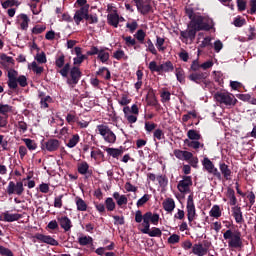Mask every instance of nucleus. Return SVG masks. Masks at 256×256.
<instances>
[{
  "mask_svg": "<svg viewBox=\"0 0 256 256\" xmlns=\"http://www.w3.org/2000/svg\"><path fill=\"white\" fill-rule=\"evenodd\" d=\"M191 185H193L191 176H183L182 180L178 182L177 189L180 193H189Z\"/></svg>",
  "mask_w": 256,
  "mask_h": 256,
  "instance_id": "2eb2a0df",
  "label": "nucleus"
},
{
  "mask_svg": "<svg viewBox=\"0 0 256 256\" xmlns=\"http://www.w3.org/2000/svg\"><path fill=\"white\" fill-rule=\"evenodd\" d=\"M134 37L137 39V41H139V43L143 44L145 43V37H147V34L145 33V31H143V29H139Z\"/></svg>",
  "mask_w": 256,
  "mask_h": 256,
  "instance_id": "4d7b16f0",
  "label": "nucleus"
},
{
  "mask_svg": "<svg viewBox=\"0 0 256 256\" xmlns=\"http://www.w3.org/2000/svg\"><path fill=\"white\" fill-rule=\"evenodd\" d=\"M256 38L255 26H250L247 32V41H253Z\"/></svg>",
  "mask_w": 256,
  "mask_h": 256,
  "instance_id": "680f3d73",
  "label": "nucleus"
},
{
  "mask_svg": "<svg viewBox=\"0 0 256 256\" xmlns=\"http://www.w3.org/2000/svg\"><path fill=\"white\" fill-rule=\"evenodd\" d=\"M107 51H109V48H100L97 59H99L101 63H107V61H109L110 55Z\"/></svg>",
  "mask_w": 256,
  "mask_h": 256,
  "instance_id": "473e14b6",
  "label": "nucleus"
},
{
  "mask_svg": "<svg viewBox=\"0 0 256 256\" xmlns=\"http://www.w3.org/2000/svg\"><path fill=\"white\" fill-rule=\"evenodd\" d=\"M90 157L92 159H94L95 161H97V159H105V154L103 153V151H101V149L97 148L96 150H92Z\"/></svg>",
  "mask_w": 256,
  "mask_h": 256,
  "instance_id": "49530a36",
  "label": "nucleus"
},
{
  "mask_svg": "<svg viewBox=\"0 0 256 256\" xmlns=\"http://www.w3.org/2000/svg\"><path fill=\"white\" fill-rule=\"evenodd\" d=\"M86 21H88L90 25H93L99 23V17H97V14H89V12H87Z\"/></svg>",
  "mask_w": 256,
  "mask_h": 256,
  "instance_id": "13d9d810",
  "label": "nucleus"
},
{
  "mask_svg": "<svg viewBox=\"0 0 256 256\" xmlns=\"http://www.w3.org/2000/svg\"><path fill=\"white\" fill-rule=\"evenodd\" d=\"M123 113L125 119L130 125H133V123H137V114H131V111H129V106L123 107Z\"/></svg>",
  "mask_w": 256,
  "mask_h": 256,
  "instance_id": "393cba45",
  "label": "nucleus"
},
{
  "mask_svg": "<svg viewBox=\"0 0 256 256\" xmlns=\"http://www.w3.org/2000/svg\"><path fill=\"white\" fill-rule=\"evenodd\" d=\"M24 191L25 188L23 187V181H18L16 183L10 181L6 189V193H8L9 195L21 196L23 195Z\"/></svg>",
  "mask_w": 256,
  "mask_h": 256,
  "instance_id": "ddd939ff",
  "label": "nucleus"
},
{
  "mask_svg": "<svg viewBox=\"0 0 256 256\" xmlns=\"http://www.w3.org/2000/svg\"><path fill=\"white\" fill-rule=\"evenodd\" d=\"M47 29L45 25H36L32 28L33 35H41Z\"/></svg>",
  "mask_w": 256,
  "mask_h": 256,
  "instance_id": "e2e57ef3",
  "label": "nucleus"
},
{
  "mask_svg": "<svg viewBox=\"0 0 256 256\" xmlns=\"http://www.w3.org/2000/svg\"><path fill=\"white\" fill-rule=\"evenodd\" d=\"M70 78L67 79V84L68 85H77L79 83L81 76L83 73L81 72V69L77 66H73L70 70Z\"/></svg>",
  "mask_w": 256,
  "mask_h": 256,
  "instance_id": "4468645a",
  "label": "nucleus"
},
{
  "mask_svg": "<svg viewBox=\"0 0 256 256\" xmlns=\"http://www.w3.org/2000/svg\"><path fill=\"white\" fill-rule=\"evenodd\" d=\"M197 35V32L190 27L189 30L180 31V39L182 43H187V41H195V37Z\"/></svg>",
  "mask_w": 256,
  "mask_h": 256,
  "instance_id": "a211bd4d",
  "label": "nucleus"
},
{
  "mask_svg": "<svg viewBox=\"0 0 256 256\" xmlns=\"http://www.w3.org/2000/svg\"><path fill=\"white\" fill-rule=\"evenodd\" d=\"M202 165L204 169L209 173L210 175H213L218 179V181H222L223 177L221 176V172L215 167V164L209 159L208 157H205L202 161Z\"/></svg>",
  "mask_w": 256,
  "mask_h": 256,
  "instance_id": "9d476101",
  "label": "nucleus"
},
{
  "mask_svg": "<svg viewBox=\"0 0 256 256\" xmlns=\"http://www.w3.org/2000/svg\"><path fill=\"white\" fill-rule=\"evenodd\" d=\"M55 69L57 73H60V75L64 78L69 77V71L71 69V64L66 63L65 64V54H60L56 56L55 59Z\"/></svg>",
  "mask_w": 256,
  "mask_h": 256,
  "instance_id": "423d86ee",
  "label": "nucleus"
},
{
  "mask_svg": "<svg viewBox=\"0 0 256 256\" xmlns=\"http://www.w3.org/2000/svg\"><path fill=\"white\" fill-rule=\"evenodd\" d=\"M137 9L141 15H149V13H151L153 10V7H151L150 4L145 5V3H141Z\"/></svg>",
  "mask_w": 256,
  "mask_h": 256,
  "instance_id": "4c0bfd02",
  "label": "nucleus"
},
{
  "mask_svg": "<svg viewBox=\"0 0 256 256\" xmlns=\"http://www.w3.org/2000/svg\"><path fill=\"white\" fill-rule=\"evenodd\" d=\"M163 209L167 211V213H173L175 210V200L172 198H168L163 202Z\"/></svg>",
  "mask_w": 256,
  "mask_h": 256,
  "instance_id": "72a5a7b5",
  "label": "nucleus"
},
{
  "mask_svg": "<svg viewBox=\"0 0 256 256\" xmlns=\"http://www.w3.org/2000/svg\"><path fill=\"white\" fill-rule=\"evenodd\" d=\"M81 141V137L79 134H74L72 137L68 140V143L66 144V147H69V149H73V147H77V144Z\"/></svg>",
  "mask_w": 256,
  "mask_h": 256,
  "instance_id": "e433bc0d",
  "label": "nucleus"
},
{
  "mask_svg": "<svg viewBox=\"0 0 256 256\" xmlns=\"http://www.w3.org/2000/svg\"><path fill=\"white\" fill-rule=\"evenodd\" d=\"M224 239L228 241V247L232 249H241L243 247V240H241V232L239 230L233 232L231 229L226 230L223 234Z\"/></svg>",
  "mask_w": 256,
  "mask_h": 256,
  "instance_id": "20e7f679",
  "label": "nucleus"
},
{
  "mask_svg": "<svg viewBox=\"0 0 256 256\" xmlns=\"http://www.w3.org/2000/svg\"><path fill=\"white\" fill-rule=\"evenodd\" d=\"M104 151L109 155V157H113V159H119L121 155H123V148H107L105 146H101Z\"/></svg>",
  "mask_w": 256,
  "mask_h": 256,
  "instance_id": "5701e85b",
  "label": "nucleus"
},
{
  "mask_svg": "<svg viewBox=\"0 0 256 256\" xmlns=\"http://www.w3.org/2000/svg\"><path fill=\"white\" fill-rule=\"evenodd\" d=\"M187 137L190 139V141H199V139H201V134H199L197 130L191 129L188 130Z\"/></svg>",
  "mask_w": 256,
  "mask_h": 256,
  "instance_id": "c03bdc74",
  "label": "nucleus"
},
{
  "mask_svg": "<svg viewBox=\"0 0 256 256\" xmlns=\"http://www.w3.org/2000/svg\"><path fill=\"white\" fill-rule=\"evenodd\" d=\"M41 109H49V103H53L51 96H45L43 93L39 94Z\"/></svg>",
  "mask_w": 256,
  "mask_h": 256,
  "instance_id": "c85d7f7f",
  "label": "nucleus"
},
{
  "mask_svg": "<svg viewBox=\"0 0 256 256\" xmlns=\"http://www.w3.org/2000/svg\"><path fill=\"white\" fill-rule=\"evenodd\" d=\"M105 71H106L105 79H106V81H109V79H111V71H109V68H107V67L99 68V70L96 72V75L98 77H103Z\"/></svg>",
  "mask_w": 256,
  "mask_h": 256,
  "instance_id": "09e8293b",
  "label": "nucleus"
},
{
  "mask_svg": "<svg viewBox=\"0 0 256 256\" xmlns=\"http://www.w3.org/2000/svg\"><path fill=\"white\" fill-rule=\"evenodd\" d=\"M119 20L120 18L117 10H114V13H110L107 15L108 25H111V27H114L115 29L119 27Z\"/></svg>",
  "mask_w": 256,
  "mask_h": 256,
  "instance_id": "b1692460",
  "label": "nucleus"
},
{
  "mask_svg": "<svg viewBox=\"0 0 256 256\" xmlns=\"http://www.w3.org/2000/svg\"><path fill=\"white\" fill-rule=\"evenodd\" d=\"M185 145H187V147H190L191 149H195V151H197V149L204 148L205 144H201V142H199L198 140H189V139H185L184 140Z\"/></svg>",
  "mask_w": 256,
  "mask_h": 256,
  "instance_id": "7c9ffc66",
  "label": "nucleus"
},
{
  "mask_svg": "<svg viewBox=\"0 0 256 256\" xmlns=\"http://www.w3.org/2000/svg\"><path fill=\"white\" fill-rule=\"evenodd\" d=\"M209 71H198L191 72L188 75L189 81L196 83L197 85H201L202 87H209L211 85V81L209 80Z\"/></svg>",
  "mask_w": 256,
  "mask_h": 256,
  "instance_id": "39448f33",
  "label": "nucleus"
},
{
  "mask_svg": "<svg viewBox=\"0 0 256 256\" xmlns=\"http://www.w3.org/2000/svg\"><path fill=\"white\" fill-rule=\"evenodd\" d=\"M87 13H89V4L76 10L73 17L74 23H76V25H81V21H83V19H87Z\"/></svg>",
  "mask_w": 256,
  "mask_h": 256,
  "instance_id": "dca6fc26",
  "label": "nucleus"
},
{
  "mask_svg": "<svg viewBox=\"0 0 256 256\" xmlns=\"http://www.w3.org/2000/svg\"><path fill=\"white\" fill-rule=\"evenodd\" d=\"M156 179L161 189H166V187L169 185V178H167L166 175H158Z\"/></svg>",
  "mask_w": 256,
  "mask_h": 256,
  "instance_id": "79ce46f5",
  "label": "nucleus"
},
{
  "mask_svg": "<svg viewBox=\"0 0 256 256\" xmlns=\"http://www.w3.org/2000/svg\"><path fill=\"white\" fill-rule=\"evenodd\" d=\"M159 219L160 216L158 213H153L151 211H148L143 214L141 210H137L135 213V222L136 223H142V229H140L141 233L144 235H147L151 229V223L152 225H159Z\"/></svg>",
  "mask_w": 256,
  "mask_h": 256,
  "instance_id": "f257e3e1",
  "label": "nucleus"
},
{
  "mask_svg": "<svg viewBox=\"0 0 256 256\" xmlns=\"http://www.w3.org/2000/svg\"><path fill=\"white\" fill-rule=\"evenodd\" d=\"M57 221L61 227L66 233L68 231H71V227H73V223L71 222V219L67 216H61L57 217Z\"/></svg>",
  "mask_w": 256,
  "mask_h": 256,
  "instance_id": "412c9836",
  "label": "nucleus"
},
{
  "mask_svg": "<svg viewBox=\"0 0 256 256\" xmlns=\"http://www.w3.org/2000/svg\"><path fill=\"white\" fill-rule=\"evenodd\" d=\"M232 216L234 217L236 223H243V212L241 211V207L234 206L232 208Z\"/></svg>",
  "mask_w": 256,
  "mask_h": 256,
  "instance_id": "c756f323",
  "label": "nucleus"
},
{
  "mask_svg": "<svg viewBox=\"0 0 256 256\" xmlns=\"http://www.w3.org/2000/svg\"><path fill=\"white\" fill-rule=\"evenodd\" d=\"M149 199H151V195H149V194H144L143 197H141V198L137 201V203H136L137 207H143V205H145V203H147V202L149 201Z\"/></svg>",
  "mask_w": 256,
  "mask_h": 256,
  "instance_id": "69168bd1",
  "label": "nucleus"
},
{
  "mask_svg": "<svg viewBox=\"0 0 256 256\" xmlns=\"http://www.w3.org/2000/svg\"><path fill=\"white\" fill-rule=\"evenodd\" d=\"M215 99L218 103H221L223 105H237V98L227 92H217L215 94Z\"/></svg>",
  "mask_w": 256,
  "mask_h": 256,
  "instance_id": "1a4fd4ad",
  "label": "nucleus"
},
{
  "mask_svg": "<svg viewBox=\"0 0 256 256\" xmlns=\"http://www.w3.org/2000/svg\"><path fill=\"white\" fill-rule=\"evenodd\" d=\"M76 206L77 211H87V203L81 197H76Z\"/></svg>",
  "mask_w": 256,
  "mask_h": 256,
  "instance_id": "de8ad7c7",
  "label": "nucleus"
},
{
  "mask_svg": "<svg viewBox=\"0 0 256 256\" xmlns=\"http://www.w3.org/2000/svg\"><path fill=\"white\" fill-rule=\"evenodd\" d=\"M78 243L82 247H85L87 245H93V237L91 236H81L78 238Z\"/></svg>",
  "mask_w": 256,
  "mask_h": 256,
  "instance_id": "ea45409f",
  "label": "nucleus"
},
{
  "mask_svg": "<svg viewBox=\"0 0 256 256\" xmlns=\"http://www.w3.org/2000/svg\"><path fill=\"white\" fill-rule=\"evenodd\" d=\"M3 217L6 223H13L14 221H19V219H23V215L19 213L11 214L9 212H5L3 214Z\"/></svg>",
  "mask_w": 256,
  "mask_h": 256,
  "instance_id": "bb28decb",
  "label": "nucleus"
},
{
  "mask_svg": "<svg viewBox=\"0 0 256 256\" xmlns=\"http://www.w3.org/2000/svg\"><path fill=\"white\" fill-rule=\"evenodd\" d=\"M94 207H95L96 211H98V213H100V215H105V213H106L105 204L100 203V202H94Z\"/></svg>",
  "mask_w": 256,
  "mask_h": 256,
  "instance_id": "0e129e2a",
  "label": "nucleus"
},
{
  "mask_svg": "<svg viewBox=\"0 0 256 256\" xmlns=\"http://www.w3.org/2000/svg\"><path fill=\"white\" fill-rule=\"evenodd\" d=\"M77 171L80 175H87V173L91 175V172L89 171V163H87L86 161L78 163Z\"/></svg>",
  "mask_w": 256,
  "mask_h": 256,
  "instance_id": "c9c22d12",
  "label": "nucleus"
},
{
  "mask_svg": "<svg viewBox=\"0 0 256 256\" xmlns=\"http://www.w3.org/2000/svg\"><path fill=\"white\" fill-rule=\"evenodd\" d=\"M18 19H20V27L22 29V31H27V29H29V21H31L29 19V16H27V14H20L18 16Z\"/></svg>",
  "mask_w": 256,
  "mask_h": 256,
  "instance_id": "2f4dec72",
  "label": "nucleus"
},
{
  "mask_svg": "<svg viewBox=\"0 0 256 256\" xmlns=\"http://www.w3.org/2000/svg\"><path fill=\"white\" fill-rule=\"evenodd\" d=\"M22 141L25 143L26 149L29 151H35V149H37V143L35 140H31V138H24Z\"/></svg>",
  "mask_w": 256,
  "mask_h": 256,
  "instance_id": "a19ab883",
  "label": "nucleus"
},
{
  "mask_svg": "<svg viewBox=\"0 0 256 256\" xmlns=\"http://www.w3.org/2000/svg\"><path fill=\"white\" fill-rule=\"evenodd\" d=\"M185 13L190 21H193V19L198 16V14H195V10L191 6L185 8Z\"/></svg>",
  "mask_w": 256,
  "mask_h": 256,
  "instance_id": "052dcab7",
  "label": "nucleus"
},
{
  "mask_svg": "<svg viewBox=\"0 0 256 256\" xmlns=\"http://www.w3.org/2000/svg\"><path fill=\"white\" fill-rule=\"evenodd\" d=\"M34 239H37L40 243H46V245H52V247H57L59 242L52 238L50 235H44L42 233H36Z\"/></svg>",
  "mask_w": 256,
  "mask_h": 256,
  "instance_id": "f3484780",
  "label": "nucleus"
},
{
  "mask_svg": "<svg viewBox=\"0 0 256 256\" xmlns=\"http://www.w3.org/2000/svg\"><path fill=\"white\" fill-rule=\"evenodd\" d=\"M113 199H115L118 207H123V205H127L129 200L127 199L126 195H120L119 192H114L113 193Z\"/></svg>",
  "mask_w": 256,
  "mask_h": 256,
  "instance_id": "cd10ccee",
  "label": "nucleus"
},
{
  "mask_svg": "<svg viewBox=\"0 0 256 256\" xmlns=\"http://www.w3.org/2000/svg\"><path fill=\"white\" fill-rule=\"evenodd\" d=\"M60 146H61V142L55 138L49 139L44 143V147L46 151H49V153H53L57 151Z\"/></svg>",
  "mask_w": 256,
  "mask_h": 256,
  "instance_id": "6ab92c4d",
  "label": "nucleus"
},
{
  "mask_svg": "<svg viewBox=\"0 0 256 256\" xmlns=\"http://www.w3.org/2000/svg\"><path fill=\"white\" fill-rule=\"evenodd\" d=\"M210 217H214L215 219H219L221 217V208L219 205H214L210 212H209Z\"/></svg>",
  "mask_w": 256,
  "mask_h": 256,
  "instance_id": "603ef678",
  "label": "nucleus"
},
{
  "mask_svg": "<svg viewBox=\"0 0 256 256\" xmlns=\"http://www.w3.org/2000/svg\"><path fill=\"white\" fill-rule=\"evenodd\" d=\"M146 51H149L152 53V55H157V49L155 48V45L153 44V41L150 40V38L146 41Z\"/></svg>",
  "mask_w": 256,
  "mask_h": 256,
  "instance_id": "bf43d9fd",
  "label": "nucleus"
},
{
  "mask_svg": "<svg viewBox=\"0 0 256 256\" xmlns=\"http://www.w3.org/2000/svg\"><path fill=\"white\" fill-rule=\"evenodd\" d=\"M11 111H13V106L0 103V116H9V113H11Z\"/></svg>",
  "mask_w": 256,
  "mask_h": 256,
  "instance_id": "58836bf2",
  "label": "nucleus"
},
{
  "mask_svg": "<svg viewBox=\"0 0 256 256\" xmlns=\"http://www.w3.org/2000/svg\"><path fill=\"white\" fill-rule=\"evenodd\" d=\"M190 27L195 30L196 33L198 31H211V29H213V20L198 15L190 21Z\"/></svg>",
  "mask_w": 256,
  "mask_h": 256,
  "instance_id": "7ed1b4c3",
  "label": "nucleus"
},
{
  "mask_svg": "<svg viewBox=\"0 0 256 256\" xmlns=\"http://www.w3.org/2000/svg\"><path fill=\"white\" fill-rule=\"evenodd\" d=\"M104 205L106 210L109 212L115 211V207H117V205L115 204V201L111 197L106 198Z\"/></svg>",
  "mask_w": 256,
  "mask_h": 256,
  "instance_id": "37998d69",
  "label": "nucleus"
},
{
  "mask_svg": "<svg viewBox=\"0 0 256 256\" xmlns=\"http://www.w3.org/2000/svg\"><path fill=\"white\" fill-rule=\"evenodd\" d=\"M176 79L179 83H185V70L183 68H176Z\"/></svg>",
  "mask_w": 256,
  "mask_h": 256,
  "instance_id": "5fc2aeb1",
  "label": "nucleus"
},
{
  "mask_svg": "<svg viewBox=\"0 0 256 256\" xmlns=\"http://www.w3.org/2000/svg\"><path fill=\"white\" fill-rule=\"evenodd\" d=\"M8 82L7 85L9 87V89H17V87H27L28 83H27V77L25 75H20L19 76V72H17V70L15 69H11L8 71ZM19 84V85H18Z\"/></svg>",
  "mask_w": 256,
  "mask_h": 256,
  "instance_id": "f03ea898",
  "label": "nucleus"
},
{
  "mask_svg": "<svg viewBox=\"0 0 256 256\" xmlns=\"http://www.w3.org/2000/svg\"><path fill=\"white\" fill-rule=\"evenodd\" d=\"M0 255H2V256H13L14 254H13V251H11V249L0 245Z\"/></svg>",
  "mask_w": 256,
  "mask_h": 256,
  "instance_id": "774afa93",
  "label": "nucleus"
},
{
  "mask_svg": "<svg viewBox=\"0 0 256 256\" xmlns=\"http://www.w3.org/2000/svg\"><path fill=\"white\" fill-rule=\"evenodd\" d=\"M211 242L204 240L202 243L194 244L192 247V253L197 256H205L209 252Z\"/></svg>",
  "mask_w": 256,
  "mask_h": 256,
  "instance_id": "9b49d317",
  "label": "nucleus"
},
{
  "mask_svg": "<svg viewBox=\"0 0 256 256\" xmlns=\"http://www.w3.org/2000/svg\"><path fill=\"white\" fill-rule=\"evenodd\" d=\"M163 45H165V38H161V36H156V47L158 51L162 53L167 49V47Z\"/></svg>",
  "mask_w": 256,
  "mask_h": 256,
  "instance_id": "8fccbe9b",
  "label": "nucleus"
},
{
  "mask_svg": "<svg viewBox=\"0 0 256 256\" xmlns=\"http://www.w3.org/2000/svg\"><path fill=\"white\" fill-rule=\"evenodd\" d=\"M146 102L147 105H149L150 107H156L157 105V97L155 96V90H153L152 88L148 90V93L146 95Z\"/></svg>",
  "mask_w": 256,
  "mask_h": 256,
  "instance_id": "a878e982",
  "label": "nucleus"
},
{
  "mask_svg": "<svg viewBox=\"0 0 256 256\" xmlns=\"http://www.w3.org/2000/svg\"><path fill=\"white\" fill-rule=\"evenodd\" d=\"M148 68L150 69L151 73H171L175 71V66H173V62L169 60L160 65H157L156 61H151Z\"/></svg>",
  "mask_w": 256,
  "mask_h": 256,
  "instance_id": "0eeeda50",
  "label": "nucleus"
},
{
  "mask_svg": "<svg viewBox=\"0 0 256 256\" xmlns=\"http://www.w3.org/2000/svg\"><path fill=\"white\" fill-rule=\"evenodd\" d=\"M146 235H149V237H161V235H163V232L160 228L153 227L152 230H148Z\"/></svg>",
  "mask_w": 256,
  "mask_h": 256,
  "instance_id": "6e6d98bb",
  "label": "nucleus"
},
{
  "mask_svg": "<svg viewBox=\"0 0 256 256\" xmlns=\"http://www.w3.org/2000/svg\"><path fill=\"white\" fill-rule=\"evenodd\" d=\"M154 139H157L158 141H161L162 139H165V132L161 129H156L153 134Z\"/></svg>",
  "mask_w": 256,
  "mask_h": 256,
  "instance_id": "338daca9",
  "label": "nucleus"
},
{
  "mask_svg": "<svg viewBox=\"0 0 256 256\" xmlns=\"http://www.w3.org/2000/svg\"><path fill=\"white\" fill-rule=\"evenodd\" d=\"M226 197L230 200V205L232 207H235V205H237V197L235 196V190L233 188H227Z\"/></svg>",
  "mask_w": 256,
  "mask_h": 256,
  "instance_id": "f704fd0d",
  "label": "nucleus"
},
{
  "mask_svg": "<svg viewBox=\"0 0 256 256\" xmlns=\"http://www.w3.org/2000/svg\"><path fill=\"white\" fill-rule=\"evenodd\" d=\"M174 156L176 159H180V161H189L193 157V153L185 150H174Z\"/></svg>",
  "mask_w": 256,
  "mask_h": 256,
  "instance_id": "4be33fe9",
  "label": "nucleus"
},
{
  "mask_svg": "<svg viewBox=\"0 0 256 256\" xmlns=\"http://www.w3.org/2000/svg\"><path fill=\"white\" fill-rule=\"evenodd\" d=\"M28 67L33 71V73H36V75H41V73H43V71L45 70L43 66L37 65V62L35 61H33Z\"/></svg>",
  "mask_w": 256,
  "mask_h": 256,
  "instance_id": "3c124183",
  "label": "nucleus"
},
{
  "mask_svg": "<svg viewBox=\"0 0 256 256\" xmlns=\"http://www.w3.org/2000/svg\"><path fill=\"white\" fill-rule=\"evenodd\" d=\"M202 66L201 63H199V59L193 60L190 66V73H199L201 71Z\"/></svg>",
  "mask_w": 256,
  "mask_h": 256,
  "instance_id": "a18cd8bd",
  "label": "nucleus"
},
{
  "mask_svg": "<svg viewBox=\"0 0 256 256\" xmlns=\"http://www.w3.org/2000/svg\"><path fill=\"white\" fill-rule=\"evenodd\" d=\"M97 131L103 137L106 143H115L117 141V135L107 125L100 124L97 126Z\"/></svg>",
  "mask_w": 256,
  "mask_h": 256,
  "instance_id": "6e6552de",
  "label": "nucleus"
},
{
  "mask_svg": "<svg viewBox=\"0 0 256 256\" xmlns=\"http://www.w3.org/2000/svg\"><path fill=\"white\" fill-rule=\"evenodd\" d=\"M187 217L189 221L190 227L193 225V221H195V217L197 216V210L195 209V202L193 201V195H189L187 199L186 205Z\"/></svg>",
  "mask_w": 256,
  "mask_h": 256,
  "instance_id": "f8f14e48",
  "label": "nucleus"
},
{
  "mask_svg": "<svg viewBox=\"0 0 256 256\" xmlns=\"http://www.w3.org/2000/svg\"><path fill=\"white\" fill-rule=\"evenodd\" d=\"M219 169H220L221 177H223L225 181H231L233 172L229 168V165L225 164V162H220Z\"/></svg>",
  "mask_w": 256,
  "mask_h": 256,
  "instance_id": "aec40b11",
  "label": "nucleus"
},
{
  "mask_svg": "<svg viewBox=\"0 0 256 256\" xmlns=\"http://www.w3.org/2000/svg\"><path fill=\"white\" fill-rule=\"evenodd\" d=\"M3 9H9V7H19V1L17 0H5L1 2Z\"/></svg>",
  "mask_w": 256,
  "mask_h": 256,
  "instance_id": "864d4df0",
  "label": "nucleus"
}]
</instances>
